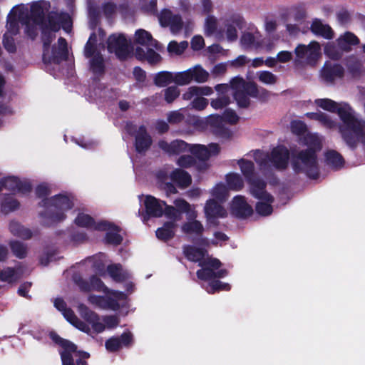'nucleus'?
<instances>
[{
	"instance_id": "393cba45",
	"label": "nucleus",
	"mask_w": 365,
	"mask_h": 365,
	"mask_svg": "<svg viewBox=\"0 0 365 365\" xmlns=\"http://www.w3.org/2000/svg\"><path fill=\"white\" fill-rule=\"evenodd\" d=\"M153 139L144 125L139 126L135 135V148L138 153H145L152 145Z\"/></svg>"
},
{
	"instance_id": "49530a36",
	"label": "nucleus",
	"mask_w": 365,
	"mask_h": 365,
	"mask_svg": "<svg viewBox=\"0 0 365 365\" xmlns=\"http://www.w3.org/2000/svg\"><path fill=\"white\" fill-rule=\"evenodd\" d=\"M230 289L231 286L230 284L215 279L210 280L207 291L209 294H215L221 291H230Z\"/></svg>"
},
{
	"instance_id": "6e6552de",
	"label": "nucleus",
	"mask_w": 365,
	"mask_h": 365,
	"mask_svg": "<svg viewBox=\"0 0 365 365\" xmlns=\"http://www.w3.org/2000/svg\"><path fill=\"white\" fill-rule=\"evenodd\" d=\"M47 53H43L42 61L45 64H60L63 61H66L68 56L67 41L63 37H59L58 39V46L55 44L51 47Z\"/></svg>"
},
{
	"instance_id": "13d9d810",
	"label": "nucleus",
	"mask_w": 365,
	"mask_h": 365,
	"mask_svg": "<svg viewBox=\"0 0 365 365\" xmlns=\"http://www.w3.org/2000/svg\"><path fill=\"white\" fill-rule=\"evenodd\" d=\"M272 203L267 201L257 202L255 205L256 212L262 216L271 215L273 211Z\"/></svg>"
},
{
	"instance_id": "0e129e2a",
	"label": "nucleus",
	"mask_w": 365,
	"mask_h": 365,
	"mask_svg": "<svg viewBox=\"0 0 365 365\" xmlns=\"http://www.w3.org/2000/svg\"><path fill=\"white\" fill-rule=\"evenodd\" d=\"M3 45L4 48L10 53H14L16 51V46L14 38L7 34L3 36Z\"/></svg>"
},
{
	"instance_id": "e2e57ef3",
	"label": "nucleus",
	"mask_w": 365,
	"mask_h": 365,
	"mask_svg": "<svg viewBox=\"0 0 365 365\" xmlns=\"http://www.w3.org/2000/svg\"><path fill=\"white\" fill-rule=\"evenodd\" d=\"M173 16L170 10L167 9H163L158 17L160 25L163 27L168 26Z\"/></svg>"
},
{
	"instance_id": "9d476101",
	"label": "nucleus",
	"mask_w": 365,
	"mask_h": 365,
	"mask_svg": "<svg viewBox=\"0 0 365 365\" xmlns=\"http://www.w3.org/2000/svg\"><path fill=\"white\" fill-rule=\"evenodd\" d=\"M321 47L317 41H312L307 46L299 44L294 49L296 57L299 59L306 58L309 65H314L320 56Z\"/></svg>"
},
{
	"instance_id": "dca6fc26",
	"label": "nucleus",
	"mask_w": 365,
	"mask_h": 365,
	"mask_svg": "<svg viewBox=\"0 0 365 365\" xmlns=\"http://www.w3.org/2000/svg\"><path fill=\"white\" fill-rule=\"evenodd\" d=\"M188 151L200 161L205 162L211 156L218 155L220 151V147L217 143H210L208 146L200 144L190 145Z\"/></svg>"
},
{
	"instance_id": "412c9836",
	"label": "nucleus",
	"mask_w": 365,
	"mask_h": 365,
	"mask_svg": "<svg viewBox=\"0 0 365 365\" xmlns=\"http://www.w3.org/2000/svg\"><path fill=\"white\" fill-rule=\"evenodd\" d=\"M231 212L239 219H246L252 215L253 209L244 196L237 195L232 201Z\"/></svg>"
},
{
	"instance_id": "bf43d9fd",
	"label": "nucleus",
	"mask_w": 365,
	"mask_h": 365,
	"mask_svg": "<svg viewBox=\"0 0 365 365\" xmlns=\"http://www.w3.org/2000/svg\"><path fill=\"white\" fill-rule=\"evenodd\" d=\"M177 164L182 168H188L196 164L195 158L190 155H181L177 160Z\"/></svg>"
},
{
	"instance_id": "4c0bfd02",
	"label": "nucleus",
	"mask_w": 365,
	"mask_h": 365,
	"mask_svg": "<svg viewBox=\"0 0 365 365\" xmlns=\"http://www.w3.org/2000/svg\"><path fill=\"white\" fill-rule=\"evenodd\" d=\"M326 163L336 169L343 167L345 161L343 156L334 150H328L325 153Z\"/></svg>"
},
{
	"instance_id": "4d7b16f0",
	"label": "nucleus",
	"mask_w": 365,
	"mask_h": 365,
	"mask_svg": "<svg viewBox=\"0 0 365 365\" xmlns=\"http://www.w3.org/2000/svg\"><path fill=\"white\" fill-rule=\"evenodd\" d=\"M217 28V19L214 16H208L205 24V34L207 36L213 35Z\"/></svg>"
},
{
	"instance_id": "f704fd0d",
	"label": "nucleus",
	"mask_w": 365,
	"mask_h": 365,
	"mask_svg": "<svg viewBox=\"0 0 365 365\" xmlns=\"http://www.w3.org/2000/svg\"><path fill=\"white\" fill-rule=\"evenodd\" d=\"M9 230L11 234L23 240H29L32 237V232L30 229L25 227L16 221H11L9 223Z\"/></svg>"
},
{
	"instance_id": "79ce46f5",
	"label": "nucleus",
	"mask_w": 365,
	"mask_h": 365,
	"mask_svg": "<svg viewBox=\"0 0 365 365\" xmlns=\"http://www.w3.org/2000/svg\"><path fill=\"white\" fill-rule=\"evenodd\" d=\"M13 255L19 259H24L27 255L26 245L18 240H11L9 242Z\"/></svg>"
},
{
	"instance_id": "4be33fe9",
	"label": "nucleus",
	"mask_w": 365,
	"mask_h": 365,
	"mask_svg": "<svg viewBox=\"0 0 365 365\" xmlns=\"http://www.w3.org/2000/svg\"><path fill=\"white\" fill-rule=\"evenodd\" d=\"M158 147L170 156L178 155L188 151L190 144L182 140H174L170 143L164 140L158 141Z\"/></svg>"
},
{
	"instance_id": "2f4dec72",
	"label": "nucleus",
	"mask_w": 365,
	"mask_h": 365,
	"mask_svg": "<svg viewBox=\"0 0 365 365\" xmlns=\"http://www.w3.org/2000/svg\"><path fill=\"white\" fill-rule=\"evenodd\" d=\"M171 180L180 188H186L192 183L191 175L182 169L176 168L170 175Z\"/></svg>"
},
{
	"instance_id": "5701e85b",
	"label": "nucleus",
	"mask_w": 365,
	"mask_h": 365,
	"mask_svg": "<svg viewBox=\"0 0 365 365\" xmlns=\"http://www.w3.org/2000/svg\"><path fill=\"white\" fill-rule=\"evenodd\" d=\"M79 312L81 317L89 324L92 329L96 334L103 332L105 330V325L100 322L99 315L90 309L84 304L79 306Z\"/></svg>"
},
{
	"instance_id": "de8ad7c7",
	"label": "nucleus",
	"mask_w": 365,
	"mask_h": 365,
	"mask_svg": "<svg viewBox=\"0 0 365 365\" xmlns=\"http://www.w3.org/2000/svg\"><path fill=\"white\" fill-rule=\"evenodd\" d=\"M108 274L115 282H123L125 279L124 274L122 273V267L120 264H110L107 267Z\"/></svg>"
},
{
	"instance_id": "f8f14e48",
	"label": "nucleus",
	"mask_w": 365,
	"mask_h": 365,
	"mask_svg": "<svg viewBox=\"0 0 365 365\" xmlns=\"http://www.w3.org/2000/svg\"><path fill=\"white\" fill-rule=\"evenodd\" d=\"M108 50L110 53H115L120 60H125L128 56V45L123 34H112L107 41Z\"/></svg>"
},
{
	"instance_id": "cd10ccee",
	"label": "nucleus",
	"mask_w": 365,
	"mask_h": 365,
	"mask_svg": "<svg viewBox=\"0 0 365 365\" xmlns=\"http://www.w3.org/2000/svg\"><path fill=\"white\" fill-rule=\"evenodd\" d=\"M259 33L254 34L251 32H244L240 38V43L245 50H257L263 45Z\"/></svg>"
},
{
	"instance_id": "6ab92c4d",
	"label": "nucleus",
	"mask_w": 365,
	"mask_h": 365,
	"mask_svg": "<svg viewBox=\"0 0 365 365\" xmlns=\"http://www.w3.org/2000/svg\"><path fill=\"white\" fill-rule=\"evenodd\" d=\"M133 342V336L130 331H125L119 336H112L106 341L105 346L108 351L114 353L123 346L130 347Z\"/></svg>"
},
{
	"instance_id": "7c9ffc66",
	"label": "nucleus",
	"mask_w": 365,
	"mask_h": 365,
	"mask_svg": "<svg viewBox=\"0 0 365 365\" xmlns=\"http://www.w3.org/2000/svg\"><path fill=\"white\" fill-rule=\"evenodd\" d=\"M205 253L206 250L203 248L192 245H185L183 247V254L186 259L193 262H198L200 267L201 264L207 259H204Z\"/></svg>"
},
{
	"instance_id": "c85d7f7f",
	"label": "nucleus",
	"mask_w": 365,
	"mask_h": 365,
	"mask_svg": "<svg viewBox=\"0 0 365 365\" xmlns=\"http://www.w3.org/2000/svg\"><path fill=\"white\" fill-rule=\"evenodd\" d=\"M310 31L314 35L322 36L325 39L334 38V31L329 24H324L319 19H314L310 26Z\"/></svg>"
},
{
	"instance_id": "8fccbe9b",
	"label": "nucleus",
	"mask_w": 365,
	"mask_h": 365,
	"mask_svg": "<svg viewBox=\"0 0 365 365\" xmlns=\"http://www.w3.org/2000/svg\"><path fill=\"white\" fill-rule=\"evenodd\" d=\"M15 7H14L10 13L7 16V23H6V27L8 29V31L11 33L13 35H16L19 33V21L16 18V14H13L14 9Z\"/></svg>"
},
{
	"instance_id": "58836bf2",
	"label": "nucleus",
	"mask_w": 365,
	"mask_h": 365,
	"mask_svg": "<svg viewBox=\"0 0 365 365\" xmlns=\"http://www.w3.org/2000/svg\"><path fill=\"white\" fill-rule=\"evenodd\" d=\"M315 103L321 108L331 112L336 113L339 115V110L341 108H348V105L343 107H339L338 103L334 101L329 98H319L315 100Z\"/></svg>"
},
{
	"instance_id": "0eeeda50",
	"label": "nucleus",
	"mask_w": 365,
	"mask_h": 365,
	"mask_svg": "<svg viewBox=\"0 0 365 365\" xmlns=\"http://www.w3.org/2000/svg\"><path fill=\"white\" fill-rule=\"evenodd\" d=\"M221 262L217 258H207L201 264V269L196 272L197 278L203 281L215 280L228 274L226 269H220Z\"/></svg>"
},
{
	"instance_id": "c756f323",
	"label": "nucleus",
	"mask_w": 365,
	"mask_h": 365,
	"mask_svg": "<svg viewBox=\"0 0 365 365\" xmlns=\"http://www.w3.org/2000/svg\"><path fill=\"white\" fill-rule=\"evenodd\" d=\"M336 41L343 52H350L352 50L353 46H357L360 43L359 38L350 31H346Z\"/></svg>"
},
{
	"instance_id": "a19ab883",
	"label": "nucleus",
	"mask_w": 365,
	"mask_h": 365,
	"mask_svg": "<svg viewBox=\"0 0 365 365\" xmlns=\"http://www.w3.org/2000/svg\"><path fill=\"white\" fill-rule=\"evenodd\" d=\"M324 52L329 58L338 61L342 58L343 51L339 47L338 44L333 42L327 43L324 48Z\"/></svg>"
},
{
	"instance_id": "a18cd8bd",
	"label": "nucleus",
	"mask_w": 365,
	"mask_h": 365,
	"mask_svg": "<svg viewBox=\"0 0 365 365\" xmlns=\"http://www.w3.org/2000/svg\"><path fill=\"white\" fill-rule=\"evenodd\" d=\"M106 231H108L104 237L106 244L118 246L122 243L123 238L119 234L120 232V227L118 231L114 230H106Z\"/></svg>"
},
{
	"instance_id": "680f3d73",
	"label": "nucleus",
	"mask_w": 365,
	"mask_h": 365,
	"mask_svg": "<svg viewBox=\"0 0 365 365\" xmlns=\"http://www.w3.org/2000/svg\"><path fill=\"white\" fill-rule=\"evenodd\" d=\"M88 16L90 24L93 28H95L100 20V10L97 6H91L88 9Z\"/></svg>"
},
{
	"instance_id": "72a5a7b5",
	"label": "nucleus",
	"mask_w": 365,
	"mask_h": 365,
	"mask_svg": "<svg viewBox=\"0 0 365 365\" xmlns=\"http://www.w3.org/2000/svg\"><path fill=\"white\" fill-rule=\"evenodd\" d=\"M345 65L349 73L354 78L359 77L363 72L361 61L355 56L351 55L345 59Z\"/></svg>"
},
{
	"instance_id": "423d86ee",
	"label": "nucleus",
	"mask_w": 365,
	"mask_h": 365,
	"mask_svg": "<svg viewBox=\"0 0 365 365\" xmlns=\"http://www.w3.org/2000/svg\"><path fill=\"white\" fill-rule=\"evenodd\" d=\"M230 88L233 91V98L237 106L242 108H247L250 105L249 97L255 96L257 84L255 82L246 81L242 77L235 76L230 81Z\"/></svg>"
},
{
	"instance_id": "a211bd4d",
	"label": "nucleus",
	"mask_w": 365,
	"mask_h": 365,
	"mask_svg": "<svg viewBox=\"0 0 365 365\" xmlns=\"http://www.w3.org/2000/svg\"><path fill=\"white\" fill-rule=\"evenodd\" d=\"M344 76V68L339 63L326 62L321 70V77L327 83L334 84L336 79H341Z\"/></svg>"
},
{
	"instance_id": "3c124183",
	"label": "nucleus",
	"mask_w": 365,
	"mask_h": 365,
	"mask_svg": "<svg viewBox=\"0 0 365 365\" xmlns=\"http://www.w3.org/2000/svg\"><path fill=\"white\" fill-rule=\"evenodd\" d=\"M174 82L178 86L189 84L192 81L191 68L182 72H178L175 74Z\"/></svg>"
},
{
	"instance_id": "4468645a",
	"label": "nucleus",
	"mask_w": 365,
	"mask_h": 365,
	"mask_svg": "<svg viewBox=\"0 0 365 365\" xmlns=\"http://www.w3.org/2000/svg\"><path fill=\"white\" fill-rule=\"evenodd\" d=\"M182 231L187 235L195 234V236L190 237V240L198 246H208L209 241L202 236L204 227L202 224L198 220L185 222L182 226Z\"/></svg>"
},
{
	"instance_id": "b1692460",
	"label": "nucleus",
	"mask_w": 365,
	"mask_h": 365,
	"mask_svg": "<svg viewBox=\"0 0 365 365\" xmlns=\"http://www.w3.org/2000/svg\"><path fill=\"white\" fill-rule=\"evenodd\" d=\"M225 26L227 40L230 41H235L237 38V31L236 27L239 29L245 28V21L240 14H233L226 20Z\"/></svg>"
},
{
	"instance_id": "e433bc0d",
	"label": "nucleus",
	"mask_w": 365,
	"mask_h": 365,
	"mask_svg": "<svg viewBox=\"0 0 365 365\" xmlns=\"http://www.w3.org/2000/svg\"><path fill=\"white\" fill-rule=\"evenodd\" d=\"M90 69L94 75L101 76L104 75L106 66L104 58L101 53H97L90 60Z\"/></svg>"
},
{
	"instance_id": "aec40b11",
	"label": "nucleus",
	"mask_w": 365,
	"mask_h": 365,
	"mask_svg": "<svg viewBox=\"0 0 365 365\" xmlns=\"http://www.w3.org/2000/svg\"><path fill=\"white\" fill-rule=\"evenodd\" d=\"M247 182L250 185V192L253 197L269 202H274V197L266 191L267 183L264 180L256 176Z\"/></svg>"
},
{
	"instance_id": "7ed1b4c3",
	"label": "nucleus",
	"mask_w": 365,
	"mask_h": 365,
	"mask_svg": "<svg viewBox=\"0 0 365 365\" xmlns=\"http://www.w3.org/2000/svg\"><path fill=\"white\" fill-rule=\"evenodd\" d=\"M73 205V202L69 196L63 194L43 199L38 202V206L47 208L39 214L41 217L45 218L43 225L50 227L63 221L66 217L65 211L72 209Z\"/></svg>"
},
{
	"instance_id": "1a4fd4ad",
	"label": "nucleus",
	"mask_w": 365,
	"mask_h": 365,
	"mask_svg": "<svg viewBox=\"0 0 365 365\" xmlns=\"http://www.w3.org/2000/svg\"><path fill=\"white\" fill-rule=\"evenodd\" d=\"M75 223L78 227L98 231H105L106 230H119V227L113 222L106 220L96 222L91 215L84 213H79L77 215L75 219Z\"/></svg>"
},
{
	"instance_id": "f3484780",
	"label": "nucleus",
	"mask_w": 365,
	"mask_h": 365,
	"mask_svg": "<svg viewBox=\"0 0 365 365\" xmlns=\"http://www.w3.org/2000/svg\"><path fill=\"white\" fill-rule=\"evenodd\" d=\"M207 125L210 127L211 133L216 137L223 139H229L232 136V133L224 123L223 117L215 114L210 115L207 118Z\"/></svg>"
},
{
	"instance_id": "9b49d317",
	"label": "nucleus",
	"mask_w": 365,
	"mask_h": 365,
	"mask_svg": "<svg viewBox=\"0 0 365 365\" xmlns=\"http://www.w3.org/2000/svg\"><path fill=\"white\" fill-rule=\"evenodd\" d=\"M204 212L207 223L214 227L219 225V218H225L227 216V212L225 207L214 199H210L206 202Z\"/></svg>"
},
{
	"instance_id": "ea45409f",
	"label": "nucleus",
	"mask_w": 365,
	"mask_h": 365,
	"mask_svg": "<svg viewBox=\"0 0 365 365\" xmlns=\"http://www.w3.org/2000/svg\"><path fill=\"white\" fill-rule=\"evenodd\" d=\"M226 182L232 190L239 191L244 187V181L240 174L231 173L226 175Z\"/></svg>"
},
{
	"instance_id": "bb28decb",
	"label": "nucleus",
	"mask_w": 365,
	"mask_h": 365,
	"mask_svg": "<svg viewBox=\"0 0 365 365\" xmlns=\"http://www.w3.org/2000/svg\"><path fill=\"white\" fill-rule=\"evenodd\" d=\"M134 43L141 46L152 47L158 51L163 48L162 44L153 38L152 34L145 29H139L135 31Z\"/></svg>"
},
{
	"instance_id": "69168bd1",
	"label": "nucleus",
	"mask_w": 365,
	"mask_h": 365,
	"mask_svg": "<svg viewBox=\"0 0 365 365\" xmlns=\"http://www.w3.org/2000/svg\"><path fill=\"white\" fill-rule=\"evenodd\" d=\"M258 78L259 81L265 84H274L277 82L276 76L267 71H260Z\"/></svg>"
},
{
	"instance_id": "f257e3e1",
	"label": "nucleus",
	"mask_w": 365,
	"mask_h": 365,
	"mask_svg": "<svg viewBox=\"0 0 365 365\" xmlns=\"http://www.w3.org/2000/svg\"><path fill=\"white\" fill-rule=\"evenodd\" d=\"M300 143L307 148L299 151L294 155L292 165L297 173H304L312 180H317L319 177V167L317 153L322 148V143L316 134L307 133L300 139Z\"/></svg>"
},
{
	"instance_id": "864d4df0",
	"label": "nucleus",
	"mask_w": 365,
	"mask_h": 365,
	"mask_svg": "<svg viewBox=\"0 0 365 365\" xmlns=\"http://www.w3.org/2000/svg\"><path fill=\"white\" fill-rule=\"evenodd\" d=\"M191 75L192 81L194 80L197 83H205L209 77L208 73L200 66H195L192 70L191 69Z\"/></svg>"
},
{
	"instance_id": "2eb2a0df",
	"label": "nucleus",
	"mask_w": 365,
	"mask_h": 365,
	"mask_svg": "<svg viewBox=\"0 0 365 365\" xmlns=\"http://www.w3.org/2000/svg\"><path fill=\"white\" fill-rule=\"evenodd\" d=\"M163 201L147 195L144 200L145 211L142 212L143 221L147 222L151 217H160L163 215Z\"/></svg>"
},
{
	"instance_id": "774afa93",
	"label": "nucleus",
	"mask_w": 365,
	"mask_h": 365,
	"mask_svg": "<svg viewBox=\"0 0 365 365\" xmlns=\"http://www.w3.org/2000/svg\"><path fill=\"white\" fill-rule=\"evenodd\" d=\"M59 25L63 29L68 31L72 28V20L70 15L67 13H62L59 15Z\"/></svg>"
},
{
	"instance_id": "6e6d98bb",
	"label": "nucleus",
	"mask_w": 365,
	"mask_h": 365,
	"mask_svg": "<svg viewBox=\"0 0 365 365\" xmlns=\"http://www.w3.org/2000/svg\"><path fill=\"white\" fill-rule=\"evenodd\" d=\"M19 205V202L17 200L7 197L1 203V209L2 212L8 213L17 210Z\"/></svg>"
},
{
	"instance_id": "603ef678",
	"label": "nucleus",
	"mask_w": 365,
	"mask_h": 365,
	"mask_svg": "<svg viewBox=\"0 0 365 365\" xmlns=\"http://www.w3.org/2000/svg\"><path fill=\"white\" fill-rule=\"evenodd\" d=\"M290 129L293 134L304 138L307 132V125L302 120H294L290 123Z\"/></svg>"
},
{
	"instance_id": "ddd939ff",
	"label": "nucleus",
	"mask_w": 365,
	"mask_h": 365,
	"mask_svg": "<svg viewBox=\"0 0 365 365\" xmlns=\"http://www.w3.org/2000/svg\"><path fill=\"white\" fill-rule=\"evenodd\" d=\"M1 191L4 188L8 190L12 193L19 192L21 194H27L31 192L32 185L27 180H21L15 176L4 177L0 180Z\"/></svg>"
},
{
	"instance_id": "f03ea898",
	"label": "nucleus",
	"mask_w": 365,
	"mask_h": 365,
	"mask_svg": "<svg viewBox=\"0 0 365 365\" xmlns=\"http://www.w3.org/2000/svg\"><path fill=\"white\" fill-rule=\"evenodd\" d=\"M341 122L337 128L346 145L355 150L359 144L365 145V120L357 117L352 108H341L339 110Z\"/></svg>"
},
{
	"instance_id": "c03bdc74",
	"label": "nucleus",
	"mask_w": 365,
	"mask_h": 365,
	"mask_svg": "<svg viewBox=\"0 0 365 365\" xmlns=\"http://www.w3.org/2000/svg\"><path fill=\"white\" fill-rule=\"evenodd\" d=\"M54 33L53 31L48 30V28H41L43 53H47L51 50V44L56 38Z\"/></svg>"
},
{
	"instance_id": "473e14b6",
	"label": "nucleus",
	"mask_w": 365,
	"mask_h": 365,
	"mask_svg": "<svg viewBox=\"0 0 365 365\" xmlns=\"http://www.w3.org/2000/svg\"><path fill=\"white\" fill-rule=\"evenodd\" d=\"M175 227L176 224L174 221L165 222L163 227L158 228L155 231L156 237L162 241H169L175 236Z\"/></svg>"
},
{
	"instance_id": "20e7f679",
	"label": "nucleus",
	"mask_w": 365,
	"mask_h": 365,
	"mask_svg": "<svg viewBox=\"0 0 365 365\" xmlns=\"http://www.w3.org/2000/svg\"><path fill=\"white\" fill-rule=\"evenodd\" d=\"M49 338L61 349L59 350L62 365H88L86 360L90 358L88 352L78 350L72 341L61 337L56 331H50Z\"/></svg>"
},
{
	"instance_id": "09e8293b",
	"label": "nucleus",
	"mask_w": 365,
	"mask_h": 365,
	"mask_svg": "<svg viewBox=\"0 0 365 365\" xmlns=\"http://www.w3.org/2000/svg\"><path fill=\"white\" fill-rule=\"evenodd\" d=\"M41 28H48V30L53 32H57L60 30L59 25V16L57 14H49L47 16V22H43V25H39Z\"/></svg>"
},
{
	"instance_id": "052dcab7",
	"label": "nucleus",
	"mask_w": 365,
	"mask_h": 365,
	"mask_svg": "<svg viewBox=\"0 0 365 365\" xmlns=\"http://www.w3.org/2000/svg\"><path fill=\"white\" fill-rule=\"evenodd\" d=\"M230 103V97L226 95H222L216 99H212L210 104L211 106L215 109H222L228 106Z\"/></svg>"
},
{
	"instance_id": "39448f33",
	"label": "nucleus",
	"mask_w": 365,
	"mask_h": 365,
	"mask_svg": "<svg viewBox=\"0 0 365 365\" xmlns=\"http://www.w3.org/2000/svg\"><path fill=\"white\" fill-rule=\"evenodd\" d=\"M289 155V151L285 146L278 145L272 150L269 155H264L259 150H256L254 158L262 168L266 167L270 162L275 169L284 170L288 167Z\"/></svg>"
},
{
	"instance_id": "a878e982",
	"label": "nucleus",
	"mask_w": 365,
	"mask_h": 365,
	"mask_svg": "<svg viewBox=\"0 0 365 365\" xmlns=\"http://www.w3.org/2000/svg\"><path fill=\"white\" fill-rule=\"evenodd\" d=\"M50 8V2L44 0L34 1L30 6L31 21L36 25H43L45 12Z\"/></svg>"
},
{
	"instance_id": "c9c22d12",
	"label": "nucleus",
	"mask_w": 365,
	"mask_h": 365,
	"mask_svg": "<svg viewBox=\"0 0 365 365\" xmlns=\"http://www.w3.org/2000/svg\"><path fill=\"white\" fill-rule=\"evenodd\" d=\"M237 164L246 181L256 177L255 167L252 161L244 158L237 160Z\"/></svg>"
},
{
	"instance_id": "5fc2aeb1",
	"label": "nucleus",
	"mask_w": 365,
	"mask_h": 365,
	"mask_svg": "<svg viewBox=\"0 0 365 365\" xmlns=\"http://www.w3.org/2000/svg\"><path fill=\"white\" fill-rule=\"evenodd\" d=\"M164 99L168 103H172L180 96V91L176 86H171L163 90Z\"/></svg>"
},
{
	"instance_id": "37998d69",
	"label": "nucleus",
	"mask_w": 365,
	"mask_h": 365,
	"mask_svg": "<svg viewBox=\"0 0 365 365\" xmlns=\"http://www.w3.org/2000/svg\"><path fill=\"white\" fill-rule=\"evenodd\" d=\"M172 82H174V77L173 73L169 71L158 72L154 77V83L158 87L166 86Z\"/></svg>"
},
{
	"instance_id": "338daca9",
	"label": "nucleus",
	"mask_w": 365,
	"mask_h": 365,
	"mask_svg": "<svg viewBox=\"0 0 365 365\" xmlns=\"http://www.w3.org/2000/svg\"><path fill=\"white\" fill-rule=\"evenodd\" d=\"M145 60L150 65H155L161 61L162 57L159 53L155 52L151 47L147 49Z\"/></svg>"
}]
</instances>
